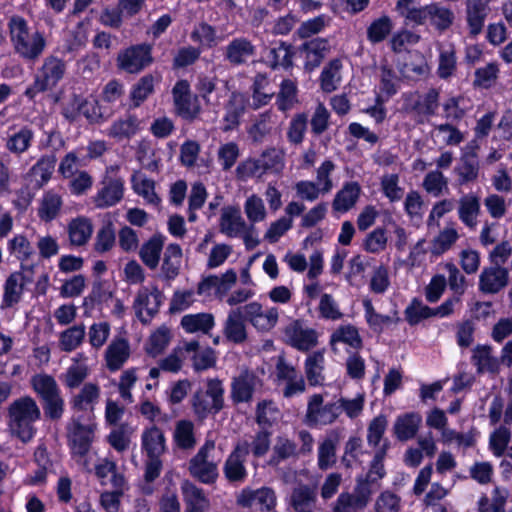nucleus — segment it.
<instances>
[{
	"label": "nucleus",
	"instance_id": "obj_5",
	"mask_svg": "<svg viewBox=\"0 0 512 512\" xmlns=\"http://www.w3.org/2000/svg\"><path fill=\"white\" fill-rule=\"evenodd\" d=\"M65 62L54 56H47L38 69L33 84L25 91V95L33 99L38 93L53 89L64 77Z\"/></svg>",
	"mask_w": 512,
	"mask_h": 512
},
{
	"label": "nucleus",
	"instance_id": "obj_51",
	"mask_svg": "<svg viewBox=\"0 0 512 512\" xmlns=\"http://www.w3.org/2000/svg\"><path fill=\"white\" fill-rule=\"evenodd\" d=\"M508 491L505 488L495 487L491 498L482 496L478 502V512H504Z\"/></svg>",
	"mask_w": 512,
	"mask_h": 512
},
{
	"label": "nucleus",
	"instance_id": "obj_28",
	"mask_svg": "<svg viewBox=\"0 0 512 512\" xmlns=\"http://www.w3.org/2000/svg\"><path fill=\"white\" fill-rule=\"evenodd\" d=\"M361 193L362 187L357 181L345 182L334 196L333 210L338 213L350 211L359 201Z\"/></svg>",
	"mask_w": 512,
	"mask_h": 512
},
{
	"label": "nucleus",
	"instance_id": "obj_49",
	"mask_svg": "<svg viewBox=\"0 0 512 512\" xmlns=\"http://www.w3.org/2000/svg\"><path fill=\"white\" fill-rule=\"evenodd\" d=\"M448 178L438 169L429 171L423 178L422 187L427 194L440 197L448 192Z\"/></svg>",
	"mask_w": 512,
	"mask_h": 512
},
{
	"label": "nucleus",
	"instance_id": "obj_26",
	"mask_svg": "<svg viewBox=\"0 0 512 512\" xmlns=\"http://www.w3.org/2000/svg\"><path fill=\"white\" fill-rule=\"evenodd\" d=\"M457 214L462 224L470 230H475L478 217L481 214L480 198L475 193H466L458 200Z\"/></svg>",
	"mask_w": 512,
	"mask_h": 512
},
{
	"label": "nucleus",
	"instance_id": "obj_60",
	"mask_svg": "<svg viewBox=\"0 0 512 512\" xmlns=\"http://www.w3.org/2000/svg\"><path fill=\"white\" fill-rule=\"evenodd\" d=\"M88 374V366L75 358L73 364L62 375V381L67 388L74 389L80 386L88 377Z\"/></svg>",
	"mask_w": 512,
	"mask_h": 512
},
{
	"label": "nucleus",
	"instance_id": "obj_21",
	"mask_svg": "<svg viewBox=\"0 0 512 512\" xmlns=\"http://www.w3.org/2000/svg\"><path fill=\"white\" fill-rule=\"evenodd\" d=\"M260 386V379L250 371H244L231 382V398L234 403L251 401L255 390Z\"/></svg>",
	"mask_w": 512,
	"mask_h": 512
},
{
	"label": "nucleus",
	"instance_id": "obj_22",
	"mask_svg": "<svg viewBox=\"0 0 512 512\" xmlns=\"http://www.w3.org/2000/svg\"><path fill=\"white\" fill-rule=\"evenodd\" d=\"M248 225L239 207L228 205L221 209L219 231L225 236L238 238Z\"/></svg>",
	"mask_w": 512,
	"mask_h": 512
},
{
	"label": "nucleus",
	"instance_id": "obj_46",
	"mask_svg": "<svg viewBox=\"0 0 512 512\" xmlns=\"http://www.w3.org/2000/svg\"><path fill=\"white\" fill-rule=\"evenodd\" d=\"M214 325V317L210 313L187 314L181 319V326L188 333H208Z\"/></svg>",
	"mask_w": 512,
	"mask_h": 512
},
{
	"label": "nucleus",
	"instance_id": "obj_8",
	"mask_svg": "<svg viewBox=\"0 0 512 512\" xmlns=\"http://www.w3.org/2000/svg\"><path fill=\"white\" fill-rule=\"evenodd\" d=\"M164 300L163 293L154 285L142 286L136 293L133 309L142 323H148L158 313Z\"/></svg>",
	"mask_w": 512,
	"mask_h": 512
},
{
	"label": "nucleus",
	"instance_id": "obj_13",
	"mask_svg": "<svg viewBox=\"0 0 512 512\" xmlns=\"http://www.w3.org/2000/svg\"><path fill=\"white\" fill-rule=\"evenodd\" d=\"M124 191V180L122 178L106 177L101 182L91 201L99 209L113 207L121 202L124 197Z\"/></svg>",
	"mask_w": 512,
	"mask_h": 512
},
{
	"label": "nucleus",
	"instance_id": "obj_29",
	"mask_svg": "<svg viewBox=\"0 0 512 512\" xmlns=\"http://www.w3.org/2000/svg\"><path fill=\"white\" fill-rule=\"evenodd\" d=\"M26 278L21 271L12 272L3 284L1 308H11L22 299Z\"/></svg>",
	"mask_w": 512,
	"mask_h": 512
},
{
	"label": "nucleus",
	"instance_id": "obj_9",
	"mask_svg": "<svg viewBox=\"0 0 512 512\" xmlns=\"http://www.w3.org/2000/svg\"><path fill=\"white\" fill-rule=\"evenodd\" d=\"M172 95L175 110L180 117L192 121L199 116L201 105L197 95H191L188 81H177L172 89Z\"/></svg>",
	"mask_w": 512,
	"mask_h": 512
},
{
	"label": "nucleus",
	"instance_id": "obj_24",
	"mask_svg": "<svg viewBox=\"0 0 512 512\" xmlns=\"http://www.w3.org/2000/svg\"><path fill=\"white\" fill-rule=\"evenodd\" d=\"M246 318L242 307L231 309L223 324V335L227 341L241 344L247 339Z\"/></svg>",
	"mask_w": 512,
	"mask_h": 512
},
{
	"label": "nucleus",
	"instance_id": "obj_53",
	"mask_svg": "<svg viewBox=\"0 0 512 512\" xmlns=\"http://www.w3.org/2000/svg\"><path fill=\"white\" fill-rule=\"evenodd\" d=\"M342 63L339 59L331 60L322 70L320 81L321 88L325 92H332L337 89L341 82L340 70Z\"/></svg>",
	"mask_w": 512,
	"mask_h": 512
},
{
	"label": "nucleus",
	"instance_id": "obj_40",
	"mask_svg": "<svg viewBox=\"0 0 512 512\" xmlns=\"http://www.w3.org/2000/svg\"><path fill=\"white\" fill-rule=\"evenodd\" d=\"M182 492L185 501V512H205L209 506V500L203 490L190 482L182 485Z\"/></svg>",
	"mask_w": 512,
	"mask_h": 512
},
{
	"label": "nucleus",
	"instance_id": "obj_56",
	"mask_svg": "<svg viewBox=\"0 0 512 512\" xmlns=\"http://www.w3.org/2000/svg\"><path fill=\"white\" fill-rule=\"evenodd\" d=\"M400 87V79L396 72L388 66L381 67L379 93L377 96H382L389 100L395 95Z\"/></svg>",
	"mask_w": 512,
	"mask_h": 512
},
{
	"label": "nucleus",
	"instance_id": "obj_50",
	"mask_svg": "<svg viewBox=\"0 0 512 512\" xmlns=\"http://www.w3.org/2000/svg\"><path fill=\"white\" fill-rule=\"evenodd\" d=\"M396 10L409 22L420 25L426 21L427 6L422 7L415 0H398Z\"/></svg>",
	"mask_w": 512,
	"mask_h": 512
},
{
	"label": "nucleus",
	"instance_id": "obj_43",
	"mask_svg": "<svg viewBox=\"0 0 512 512\" xmlns=\"http://www.w3.org/2000/svg\"><path fill=\"white\" fill-rule=\"evenodd\" d=\"M163 246L164 237L162 235H154L142 245L139 255L149 269H155L159 265Z\"/></svg>",
	"mask_w": 512,
	"mask_h": 512
},
{
	"label": "nucleus",
	"instance_id": "obj_3",
	"mask_svg": "<svg viewBox=\"0 0 512 512\" xmlns=\"http://www.w3.org/2000/svg\"><path fill=\"white\" fill-rule=\"evenodd\" d=\"M96 428L97 425L91 418L82 421L80 417H73L67 427L71 457L83 469L89 468L87 454L94 441Z\"/></svg>",
	"mask_w": 512,
	"mask_h": 512
},
{
	"label": "nucleus",
	"instance_id": "obj_4",
	"mask_svg": "<svg viewBox=\"0 0 512 512\" xmlns=\"http://www.w3.org/2000/svg\"><path fill=\"white\" fill-rule=\"evenodd\" d=\"M285 166L284 152L276 148L264 150L259 157L242 161L236 169L238 178H260L266 173L279 174Z\"/></svg>",
	"mask_w": 512,
	"mask_h": 512
},
{
	"label": "nucleus",
	"instance_id": "obj_64",
	"mask_svg": "<svg viewBox=\"0 0 512 512\" xmlns=\"http://www.w3.org/2000/svg\"><path fill=\"white\" fill-rule=\"evenodd\" d=\"M429 72L430 68L427 60L420 53L412 55L411 59L404 64L402 70L405 77L415 80L426 77Z\"/></svg>",
	"mask_w": 512,
	"mask_h": 512
},
{
	"label": "nucleus",
	"instance_id": "obj_42",
	"mask_svg": "<svg viewBox=\"0 0 512 512\" xmlns=\"http://www.w3.org/2000/svg\"><path fill=\"white\" fill-rule=\"evenodd\" d=\"M421 416L418 413H406L398 416L394 423V433L401 441L412 439L421 423Z\"/></svg>",
	"mask_w": 512,
	"mask_h": 512
},
{
	"label": "nucleus",
	"instance_id": "obj_30",
	"mask_svg": "<svg viewBox=\"0 0 512 512\" xmlns=\"http://www.w3.org/2000/svg\"><path fill=\"white\" fill-rule=\"evenodd\" d=\"M100 386L96 383H85L80 391L70 399L74 412H92L100 399Z\"/></svg>",
	"mask_w": 512,
	"mask_h": 512
},
{
	"label": "nucleus",
	"instance_id": "obj_58",
	"mask_svg": "<svg viewBox=\"0 0 512 512\" xmlns=\"http://www.w3.org/2000/svg\"><path fill=\"white\" fill-rule=\"evenodd\" d=\"M86 334L83 324L74 325L63 332L59 337L60 347L65 352H71L78 348L84 340Z\"/></svg>",
	"mask_w": 512,
	"mask_h": 512
},
{
	"label": "nucleus",
	"instance_id": "obj_38",
	"mask_svg": "<svg viewBox=\"0 0 512 512\" xmlns=\"http://www.w3.org/2000/svg\"><path fill=\"white\" fill-rule=\"evenodd\" d=\"M142 449L147 457L161 456L165 451V436L156 426L146 428L141 436Z\"/></svg>",
	"mask_w": 512,
	"mask_h": 512
},
{
	"label": "nucleus",
	"instance_id": "obj_1",
	"mask_svg": "<svg viewBox=\"0 0 512 512\" xmlns=\"http://www.w3.org/2000/svg\"><path fill=\"white\" fill-rule=\"evenodd\" d=\"M10 40L15 53L26 61H36L47 48V36L21 16L9 21Z\"/></svg>",
	"mask_w": 512,
	"mask_h": 512
},
{
	"label": "nucleus",
	"instance_id": "obj_55",
	"mask_svg": "<svg viewBox=\"0 0 512 512\" xmlns=\"http://www.w3.org/2000/svg\"><path fill=\"white\" fill-rule=\"evenodd\" d=\"M405 320L414 326L421 321L434 317L433 308L425 305L420 299L413 298L404 310Z\"/></svg>",
	"mask_w": 512,
	"mask_h": 512
},
{
	"label": "nucleus",
	"instance_id": "obj_62",
	"mask_svg": "<svg viewBox=\"0 0 512 512\" xmlns=\"http://www.w3.org/2000/svg\"><path fill=\"white\" fill-rule=\"evenodd\" d=\"M451 10L437 4L427 5L426 20H429L439 30L447 29L453 21Z\"/></svg>",
	"mask_w": 512,
	"mask_h": 512
},
{
	"label": "nucleus",
	"instance_id": "obj_34",
	"mask_svg": "<svg viewBox=\"0 0 512 512\" xmlns=\"http://www.w3.org/2000/svg\"><path fill=\"white\" fill-rule=\"evenodd\" d=\"M133 191L143 198L146 204L157 207L161 199L155 191V181L141 171H135L131 176Z\"/></svg>",
	"mask_w": 512,
	"mask_h": 512
},
{
	"label": "nucleus",
	"instance_id": "obj_36",
	"mask_svg": "<svg viewBox=\"0 0 512 512\" xmlns=\"http://www.w3.org/2000/svg\"><path fill=\"white\" fill-rule=\"evenodd\" d=\"M471 361L479 374L498 373L500 361L492 355V348L487 345H478L472 351Z\"/></svg>",
	"mask_w": 512,
	"mask_h": 512
},
{
	"label": "nucleus",
	"instance_id": "obj_44",
	"mask_svg": "<svg viewBox=\"0 0 512 512\" xmlns=\"http://www.w3.org/2000/svg\"><path fill=\"white\" fill-rule=\"evenodd\" d=\"M246 98L244 94L233 92L225 107L224 121L226 122L225 130L235 128L245 111Z\"/></svg>",
	"mask_w": 512,
	"mask_h": 512
},
{
	"label": "nucleus",
	"instance_id": "obj_25",
	"mask_svg": "<svg viewBox=\"0 0 512 512\" xmlns=\"http://www.w3.org/2000/svg\"><path fill=\"white\" fill-rule=\"evenodd\" d=\"M285 335L288 343L299 351H308L318 342L316 330L303 326L299 322L290 324L285 330Z\"/></svg>",
	"mask_w": 512,
	"mask_h": 512
},
{
	"label": "nucleus",
	"instance_id": "obj_19",
	"mask_svg": "<svg viewBox=\"0 0 512 512\" xmlns=\"http://www.w3.org/2000/svg\"><path fill=\"white\" fill-rule=\"evenodd\" d=\"M509 283V272L499 265L483 268L479 275V290L485 294H496Z\"/></svg>",
	"mask_w": 512,
	"mask_h": 512
},
{
	"label": "nucleus",
	"instance_id": "obj_27",
	"mask_svg": "<svg viewBox=\"0 0 512 512\" xmlns=\"http://www.w3.org/2000/svg\"><path fill=\"white\" fill-rule=\"evenodd\" d=\"M289 505L295 512H316L319 510L316 490L306 484L296 486L289 497Z\"/></svg>",
	"mask_w": 512,
	"mask_h": 512
},
{
	"label": "nucleus",
	"instance_id": "obj_6",
	"mask_svg": "<svg viewBox=\"0 0 512 512\" xmlns=\"http://www.w3.org/2000/svg\"><path fill=\"white\" fill-rule=\"evenodd\" d=\"M215 442L207 440L189 461V472L192 477L204 484H212L218 478V462L213 457Z\"/></svg>",
	"mask_w": 512,
	"mask_h": 512
},
{
	"label": "nucleus",
	"instance_id": "obj_48",
	"mask_svg": "<svg viewBox=\"0 0 512 512\" xmlns=\"http://www.w3.org/2000/svg\"><path fill=\"white\" fill-rule=\"evenodd\" d=\"M460 185L475 181L479 174V162L475 154L464 155L454 168Z\"/></svg>",
	"mask_w": 512,
	"mask_h": 512
},
{
	"label": "nucleus",
	"instance_id": "obj_7",
	"mask_svg": "<svg viewBox=\"0 0 512 512\" xmlns=\"http://www.w3.org/2000/svg\"><path fill=\"white\" fill-rule=\"evenodd\" d=\"M336 401L324 402L321 394H313L307 402L305 423L311 427H322L334 423L339 417Z\"/></svg>",
	"mask_w": 512,
	"mask_h": 512
},
{
	"label": "nucleus",
	"instance_id": "obj_17",
	"mask_svg": "<svg viewBox=\"0 0 512 512\" xmlns=\"http://www.w3.org/2000/svg\"><path fill=\"white\" fill-rule=\"evenodd\" d=\"M256 55V46L246 37L233 38L224 48L223 56L232 66L247 64Z\"/></svg>",
	"mask_w": 512,
	"mask_h": 512
},
{
	"label": "nucleus",
	"instance_id": "obj_35",
	"mask_svg": "<svg viewBox=\"0 0 512 512\" xmlns=\"http://www.w3.org/2000/svg\"><path fill=\"white\" fill-rule=\"evenodd\" d=\"M34 140V132L28 126L16 130L9 129L5 138V148L14 155H21L28 151Z\"/></svg>",
	"mask_w": 512,
	"mask_h": 512
},
{
	"label": "nucleus",
	"instance_id": "obj_52",
	"mask_svg": "<svg viewBox=\"0 0 512 512\" xmlns=\"http://www.w3.org/2000/svg\"><path fill=\"white\" fill-rule=\"evenodd\" d=\"M33 391L41 398L51 396L61 391L55 378L47 373H37L30 380Z\"/></svg>",
	"mask_w": 512,
	"mask_h": 512
},
{
	"label": "nucleus",
	"instance_id": "obj_15",
	"mask_svg": "<svg viewBox=\"0 0 512 512\" xmlns=\"http://www.w3.org/2000/svg\"><path fill=\"white\" fill-rule=\"evenodd\" d=\"M198 99H202L206 106L215 107L228 93V82L213 76H200L195 85Z\"/></svg>",
	"mask_w": 512,
	"mask_h": 512
},
{
	"label": "nucleus",
	"instance_id": "obj_57",
	"mask_svg": "<svg viewBox=\"0 0 512 512\" xmlns=\"http://www.w3.org/2000/svg\"><path fill=\"white\" fill-rule=\"evenodd\" d=\"M244 213L249 221V225L262 222L267 217V210L264 201L256 194H252L244 202Z\"/></svg>",
	"mask_w": 512,
	"mask_h": 512
},
{
	"label": "nucleus",
	"instance_id": "obj_16",
	"mask_svg": "<svg viewBox=\"0 0 512 512\" xmlns=\"http://www.w3.org/2000/svg\"><path fill=\"white\" fill-rule=\"evenodd\" d=\"M249 453V443L247 441L238 443L230 453L224 464V475L230 482H244L247 478L245 468L246 457Z\"/></svg>",
	"mask_w": 512,
	"mask_h": 512
},
{
	"label": "nucleus",
	"instance_id": "obj_45",
	"mask_svg": "<svg viewBox=\"0 0 512 512\" xmlns=\"http://www.w3.org/2000/svg\"><path fill=\"white\" fill-rule=\"evenodd\" d=\"M63 201L60 194L54 190L46 191L38 208V216L45 222H50L57 217Z\"/></svg>",
	"mask_w": 512,
	"mask_h": 512
},
{
	"label": "nucleus",
	"instance_id": "obj_18",
	"mask_svg": "<svg viewBox=\"0 0 512 512\" xmlns=\"http://www.w3.org/2000/svg\"><path fill=\"white\" fill-rule=\"evenodd\" d=\"M131 355V346L129 340L123 335H116L108 344L104 359L109 371L120 370L128 361Z\"/></svg>",
	"mask_w": 512,
	"mask_h": 512
},
{
	"label": "nucleus",
	"instance_id": "obj_33",
	"mask_svg": "<svg viewBox=\"0 0 512 512\" xmlns=\"http://www.w3.org/2000/svg\"><path fill=\"white\" fill-rule=\"evenodd\" d=\"M362 305L365 321L369 328L375 333H382L386 328L399 321L397 312L390 315L378 313L370 299H364Z\"/></svg>",
	"mask_w": 512,
	"mask_h": 512
},
{
	"label": "nucleus",
	"instance_id": "obj_23",
	"mask_svg": "<svg viewBox=\"0 0 512 512\" xmlns=\"http://www.w3.org/2000/svg\"><path fill=\"white\" fill-rule=\"evenodd\" d=\"M140 129L141 120L135 115L126 114L115 119L104 131V134L116 142H121L134 137Z\"/></svg>",
	"mask_w": 512,
	"mask_h": 512
},
{
	"label": "nucleus",
	"instance_id": "obj_39",
	"mask_svg": "<svg viewBox=\"0 0 512 512\" xmlns=\"http://www.w3.org/2000/svg\"><path fill=\"white\" fill-rule=\"evenodd\" d=\"M325 357L323 351H315L305 359L304 368L306 378L311 386H318L324 383Z\"/></svg>",
	"mask_w": 512,
	"mask_h": 512
},
{
	"label": "nucleus",
	"instance_id": "obj_61",
	"mask_svg": "<svg viewBox=\"0 0 512 512\" xmlns=\"http://www.w3.org/2000/svg\"><path fill=\"white\" fill-rule=\"evenodd\" d=\"M72 105L77 108L79 115H83L91 123H100L106 120L100 111L98 103L94 100L75 96L72 99Z\"/></svg>",
	"mask_w": 512,
	"mask_h": 512
},
{
	"label": "nucleus",
	"instance_id": "obj_10",
	"mask_svg": "<svg viewBox=\"0 0 512 512\" xmlns=\"http://www.w3.org/2000/svg\"><path fill=\"white\" fill-rule=\"evenodd\" d=\"M246 320L258 331L267 332L273 329L279 319L277 307H264L257 301L242 306Z\"/></svg>",
	"mask_w": 512,
	"mask_h": 512
},
{
	"label": "nucleus",
	"instance_id": "obj_14",
	"mask_svg": "<svg viewBox=\"0 0 512 512\" xmlns=\"http://www.w3.org/2000/svg\"><path fill=\"white\" fill-rule=\"evenodd\" d=\"M237 504L245 508L255 507L261 511H271L277 504V496L270 487L258 489L246 487L238 494Z\"/></svg>",
	"mask_w": 512,
	"mask_h": 512
},
{
	"label": "nucleus",
	"instance_id": "obj_11",
	"mask_svg": "<svg viewBox=\"0 0 512 512\" xmlns=\"http://www.w3.org/2000/svg\"><path fill=\"white\" fill-rule=\"evenodd\" d=\"M329 344L335 355L348 350L356 352L362 349L363 340L357 327L352 324L340 325L330 336Z\"/></svg>",
	"mask_w": 512,
	"mask_h": 512
},
{
	"label": "nucleus",
	"instance_id": "obj_59",
	"mask_svg": "<svg viewBox=\"0 0 512 512\" xmlns=\"http://www.w3.org/2000/svg\"><path fill=\"white\" fill-rule=\"evenodd\" d=\"M297 83L291 79H284L280 84V90L277 96V106L281 111H287L293 108L297 99Z\"/></svg>",
	"mask_w": 512,
	"mask_h": 512
},
{
	"label": "nucleus",
	"instance_id": "obj_2",
	"mask_svg": "<svg viewBox=\"0 0 512 512\" xmlns=\"http://www.w3.org/2000/svg\"><path fill=\"white\" fill-rule=\"evenodd\" d=\"M8 415L12 435L23 443L30 442L37 431L35 423L41 417L37 402L30 396L20 397L10 404Z\"/></svg>",
	"mask_w": 512,
	"mask_h": 512
},
{
	"label": "nucleus",
	"instance_id": "obj_41",
	"mask_svg": "<svg viewBox=\"0 0 512 512\" xmlns=\"http://www.w3.org/2000/svg\"><path fill=\"white\" fill-rule=\"evenodd\" d=\"M7 250L10 255L21 262L22 268L36 255L32 243L22 234H17L8 241Z\"/></svg>",
	"mask_w": 512,
	"mask_h": 512
},
{
	"label": "nucleus",
	"instance_id": "obj_31",
	"mask_svg": "<svg viewBox=\"0 0 512 512\" xmlns=\"http://www.w3.org/2000/svg\"><path fill=\"white\" fill-rule=\"evenodd\" d=\"M298 457V446L296 442L287 435L275 437L272 445V453L268 464L277 467L280 464Z\"/></svg>",
	"mask_w": 512,
	"mask_h": 512
},
{
	"label": "nucleus",
	"instance_id": "obj_47",
	"mask_svg": "<svg viewBox=\"0 0 512 512\" xmlns=\"http://www.w3.org/2000/svg\"><path fill=\"white\" fill-rule=\"evenodd\" d=\"M182 262V249L176 243L169 244L164 252L162 272L167 279H174L178 274Z\"/></svg>",
	"mask_w": 512,
	"mask_h": 512
},
{
	"label": "nucleus",
	"instance_id": "obj_12",
	"mask_svg": "<svg viewBox=\"0 0 512 512\" xmlns=\"http://www.w3.org/2000/svg\"><path fill=\"white\" fill-rule=\"evenodd\" d=\"M152 47L138 44L122 51L117 58L118 67L128 73H138L152 62Z\"/></svg>",
	"mask_w": 512,
	"mask_h": 512
},
{
	"label": "nucleus",
	"instance_id": "obj_20",
	"mask_svg": "<svg viewBox=\"0 0 512 512\" xmlns=\"http://www.w3.org/2000/svg\"><path fill=\"white\" fill-rule=\"evenodd\" d=\"M370 490L366 485L358 486L355 493H341L333 504L332 512H359L369 503Z\"/></svg>",
	"mask_w": 512,
	"mask_h": 512
},
{
	"label": "nucleus",
	"instance_id": "obj_63",
	"mask_svg": "<svg viewBox=\"0 0 512 512\" xmlns=\"http://www.w3.org/2000/svg\"><path fill=\"white\" fill-rule=\"evenodd\" d=\"M381 191L390 202H398L404 195V188L399 185V175L387 173L380 180Z\"/></svg>",
	"mask_w": 512,
	"mask_h": 512
},
{
	"label": "nucleus",
	"instance_id": "obj_37",
	"mask_svg": "<svg viewBox=\"0 0 512 512\" xmlns=\"http://www.w3.org/2000/svg\"><path fill=\"white\" fill-rule=\"evenodd\" d=\"M490 0H467L466 14L467 23L470 32L474 35L478 34L484 25L485 18L488 13V3Z\"/></svg>",
	"mask_w": 512,
	"mask_h": 512
},
{
	"label": "nucleus",
	"instance_id": "obj_54",
	"mask_svg": "<svg viewBox=\"0 0 512 512\" xmlns=\"http://www.w3.org/2000/svg\"><path fill=\"white\" fill-rule=\"evenodd\" d=\"M459 233L454 227H445L434 237L430 251L433 255L440 256L450 250L459 239Z\"/></svg>",
	"mask_w": 512,
	"mask_h": 512
},
{
	"label": "nucleus",
	"instance_id": "obj_32",
	"mask_svg": "<svg viewBox=\"0 0 512 512\" xmlns=\"http://www.w3.org/2000/svg\"><path fill=\"white\" fill-rule=\"evenodd\" d=\"M93 233L92 221L85 216H77L67 224L69 244L72 247H82L91 239Z\"/></svg>",
	"mask_w": 512,
	"mask_h": 512
}]
</instances>
